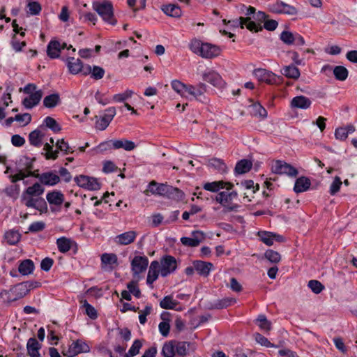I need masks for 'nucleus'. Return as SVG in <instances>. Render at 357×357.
Returning a JSON list of instances; mask_svg holds the SVG:
<instances>
[{
    "label": "nucleus",
    "mask_w": 357,
    "mask_h": 357,
    "mask_svg": "<svg viewBox=\"0 0 357 357\" xmlns=\"http://www.w3.org/2000/svg\"><path fill=\"white\" fill-rule=\"evenodd\" d=\"M36 177L40 183L45 185H55L60 182V177L53 172H48L38 174Z\"/></svg>",
    "instance_id": "obj_16"
},
{
    "label": "nucleus",
    "mask_w": 357,
    "mask_h": 357,
    "mask_svg": "<svg viewBox=\"0 0 357 357\" xmlns=\"http://www.w3.org/2000/svg\"><path fill=\"white\" fill-rule=\"evenodd\" d=\"M151 185L155 186V189H151L153 194H157L161 196L167 197L168 199L174 201H181L184 197V193L177 188L166 184L156 185L155 183L152 182Z\"/></svg>",
    "instance_id": "obj_5"
},
{
    "label": "nucleus",
    "mask_w": 357,
    "mask_h": 357,
    "mask_svg": "<svg viewBox=\"0 0 357 357\" xmlns=\"http://www.w3.org/2000/svg\"><path fill=\"white\" fill-rule=\"evenodd\" d=\"M80 303L82 304V307L85 310V313L91 319H96L98 317L96 310L86 300H81Z\"/></svg>",
    "instance_id": "obj_44"
},
{
    "label": "nucleus",
    "mask_w": 357,
    "mask_h": 357,
    "mask_svg": "<svg viewBox=\"0 0 357 357\" xmlns=\"http://www.w3.org/2000/svg\"><path fill=\"white\" fill-rule=\"evenodd\" d=\"M172 89L181 97L189 100H202L200 97L206 91V85L199 83L197 85L185 84L178 80H173L171 83Z\"/></svg>",
    "instance_id": "obj_1"
},
{
    "label": "nucleus",
    "mask_w": 357,
    "mask_h": 357,
    "mask_svg": "<svg viewBox=\"0 0 357 357\" xmlns=\"http://www.w3.org/2000/svg\"><path fill=\"white\" fill-rule=\"evenodd\" d=\"M311 105V100L304 96H296L291 101V107L293 108L306 109L310 108Z\"/></svg>",
    "instance_id": "obj_23"
},
{
    "label": "nucleus",
    "mask_w": 357,
    "mask_h": 357,
    "mask_svg": "<svg viewBox=\"0 0 357 357\" xmlns=\"http://www.w3.org/2000/svg\"><path fill=\"white\" fill-rule=\"evenodd\" d=\"M142 343L139 340H135L132 343L131 347L127 353L125 354V357H134L139 352Z\"/></svg>",
    "instance_id": "obj_47"
},
{
    "label": "nucleus",
    "mask_w": 357,
    "mask_h": 357,
    "mask_svg": "<svg viewBox=\"0 0 357 357\" xmlns=\"http://www.w3.org/2000/svg\"><path fill=\"white\" fill-rule=\"evenodd\" d=\"M258 236L260 240L266 245L271 246L274 243L273 233L269 231H259Z\"/></svg>",
    "instance_id": "obj_48"
},
{
    "label": "nucleus",
    "mask_w": 357,
    "mask_h": 357,
    "mask_svg": "<svg viewBox=\"0 0 357 357\" xmlns=\"http://www.w3.org/2000/svg\"><path fill=\"white\" fill-rule=\"evenodd\" d=\"M90 347L83 340L78 339L73 341L67 348L63 347L61 353L67 357H75L81 353H89Z\"/></svg>",
    "instance_id": "obj_7"
},
{
    "label": "nucleus",
    "mask_w": 357,
    "mask_h": 357,
    "mask_svg": "<svg viewBox=\"0 0 357 357\" xmlns=\"http://www.w3.org/2000/svg\"><path fill=\"white\" fill-rule=\"evenodd\" d=\"M252 112L254 115L263 118L267 116L266 110L259 103L252 105Z\"/></svg>",
    "instance_id": "obj_61"
},
{
    "label": "nucleus",
    "mask_w": 357,
    "mask_h": 357,
    "mask_svg": "<svg viewBox=\"0 0 357 357\" xmlns=\"http://www.w3.org/2000/svg\"><path fill=\"white\" fill-rule=\"evenodd\" d=\"M252 164L248 160H241L237 162L235 167V172L238 174H242L248 172L252 168Z\"/></svg>",
    "instance_id": "obj_37"
},
{
    "label": "nucleus",
    "mask_w": 357,
    "mask_h": 357,
    "mask_svg": "<svg viewBox=\"0 0 357 357\" xmlns=\"http://www.w3.org/2000/svg\"><path fill=\"white\" fill-rule=\"evenodd\" d=\"M61 101L59 93L47 96L43 99V105L47 108L55 107Z\"/></svg>",
    "instance_id": "obj_36"
},
{
    "label": "nucleus",
    "mask_w": 357,
    "mask_h": 357,
    "mask_svg": "<svg viewBox=\"0 0 357 357\" xmlns=\"http://www.w3.org/2000/svg\"><path fill=\"white\" fill-rule=\"evenodd\" d=\"M234 185L231 183H227L223 181L208 182L204 184L203 188L204 190L213 192H217L220 189L225 188L227 190H230L233 188Z\"/></svg>",
    "instance_id": "obj_17"
},
{
    "label": "nucleus",
    "mask_w": 357,
    "mask_h": 357,
    "mask_svg": "<svg viewBox=\"0 0 357 357\" xmlns=\"http://www.w3.org/2000/svg\"><path fill=\"white\" fill-rule=\"evenodd\" d=\"M43 124L54 132H58L61 130L59 124L51 116L45 117L43 121Z\"/></svg>",
    "instance_id": "obj_46"
},
{
    "label": "nucleus",
    "mask_w": 357,
    "mask_h": 357,
    "mask_svg": "<svg viewBox=\"0 0 357 357\" xmlns=\"http://www.w3.org/2000/svg\"><path fill=\"white\" fill-rule=\"evenodd\" d=\"M56 245L60 252L66 253L71 248V241L66 237H61L56 240Z\"/></svg>",
    "instance_id": "obj_40"
},
{
    "label": "nucleus",
    "mask_w": 357,
    "mask_h": 357,
    "mask_svg": "<svg viewBox=\"0 0 357 357\" xmlns=\"http://www.w3.org/2000/svg\"><path fill=\"white\" fill-rule=\"evenodd\" d=\"M151 310L152 307L149 305H146L143 310L139 312V321L141 324H144L146 322V316L151 314Z\"/></svg>",
    "instance_id": "obj_64"
},
{
    "label": "nucleus",
    "mask_w": 357,
    "mask_h": 357,
    "mask_svg": "<svg viewBox=\"0 0 357 357\" xmlns=\"http://www.w3.org/2000/svg\"><path fill=\"white\" fill-rule=\"evenodd\" d=\"M133 94V91L131 90H126L125 92L121 93H117L113 96L112 100L116 102H122L131 98Z\"/></svg>",
    "instance_id": "obj_55"
},
{
    "label": "nucleus",
    "mask_w": 357,
    "mask_h": 357,
    "mask_svg": "<svg viewBox=\"0 0 357 357\" xmlns=\"http://www.w3.org/2000/svg\"><path fill=\"white\" fill-rule=\"evenodd\" d=\"M34 264L31 259L22 261L18 267L19 272L23 275H27L33 273Z\"/></svg>",
    "instance_id": "obj_34"
},
{
    "label": "nucleus",
    "mask_w": 357,
    "mask_h": 357,
    "mask_svg": "<svg viewBox=\"0 0 357 357\" xmlns=\"http://www.w3.org/2000/svg\"><path fill=\"white\" fill-rule=\"evenodd\" d=\"M271 170L275 174H286L289 176H296L298 173L295 167L281 160L274 162L272 164Z\"/></svg>",
    "instance_id": "obj_10"
},
{
    "label": "nucleus",
    "mask_w": 357,
    "mask_h": 357,
    "mask_svg": "<svg viewBox=\"0 0 357 357\" xmlns=\"http://www.w3.org/2000/svg\"><path fill=\"white\" fill-rule=\"evenodd\" d=\"M253 74L259 82H266L268 84H274L276 81L275 75L264 68L255 69Z\"/></svg>",
    "instance_id": "obj_15"
},
{
    "label": "nucleus",
    "mask_w": 357,
    "mask_h": 357,
    "mask_svg": "<svg viewBox=\"0 0 357 357\" xmlns=\"http://www.w3.org/2000/svg\"><path fill=\"white\" fill-rule=\"evenodd\" d=\"M31 288V284L29 282L19 283L9 289H3L0 292V298L6 305L24 298L27 295Z\"/></svg>",
    "instance_id": "obj_2"
},
{
    "label": "nucleus",
    "mask_w": 357,
    "mask_h": 357,
    "mask_svg": "<svg viewBox=\"0 0 357 357\" xmlns=\"http://www.w3.org/2000/svg\"><path fill=\"white\" fill-rule=\"evenodd\" d=\"M149 265L146 256H135L131 261V271L134 278H139V274L144 272Z\"/></svg>",
    "instance_id": "obj_9"
},
{
    "label": "nucleus",
    "mask_w": 357,
    "mask_h": 357,
    "mask_svg": "<svg viewBox=\"0 0 357 357\" xmlns=\"http://www.w3.org/2000/svg\"><path fill=\"white\" fill-rule=\"evenodd\" d=\"M46 199L50 205L60 206L64 202V195L59 190H53L47 192Z\"/></svg>",
    "instance_id": "obj_24"
},
{
    "label": "nucleus",
    "mask_w": 357,
    "mask_h": 357,
    "mask_svg": "<svg viewBox=\"0 0 357 357\" xmlns=\"http://www.w3.org/2000/svg\"><path fill=\"white\" fill-rule=\"evenodd\" d=\"M160 274V264L159 261L155 260L151 261L149 268L146 283L148 285L153 287V283L158 278Z\"/></svg>",
    "instance_id": "obj_19"
},
{
    "label": "nucleus",
    "mask_w": 357,
    "mask_h": 357,
    "mask_svg": "<svg viewBox=\"0 0 357 357\" xmlns=\"http://www.w3.org/2000/svg\"><path fill=\"white\" fill-rule=\"evenodd\" d=\"M67 66L72 74H77L82 70V63L79 59L69 57L67 59Z\"/></svg>",
    "instance_id": "obj_31"
},
{
    "label": "nucleus",
    "mask_w": 357,
    "mask_h": 357,
    "mask_svg": "<svg viewBox=\"0 0 357 357\" xmlns=\"http://www.w3.org/2000/svg\"><path fill=\"white\" fill-rule=\"evenodd\" d=\"M116 114V111L114 107H110L106 109L103 115L100 116L99 119H97L95 125L96 128L99 130H105L114 119Z\"/></svg>",
    "instance_id": "obj_12"
},
{
    "label": "nucleus",
    "mask_w": 357,
    "mask_h": 357,
    "mask_svg": "<svg viewBox=\"0 0 357 357\" xmlns=\"http://www.w3.org/2000/svg\"><path fill=\"white\" fill-rule=\"evenodd\" d=\"M178 302L174 300L172 296H166L160 302V306L162 309L173 310L175 309Z\"/></svg>",
    "instance_id": "obj_38"
},
{
    "label": "nucleus",
    "mask_w": 357,
    "mask_h": 357,
    "mask_svg": "<svg viewBox=\"0 0 357 357\" xmlns=\"http://www.w3.org/2000/svg\"><path fill=\"white\" fill-rule=\"evenodd\" d=\"M256 323L260 329L265 333H268L271 329V321H269L264 314L259 315L258 318L256 319Z\"/></svg>",
    "instance_id": "obj_42"
},
{
    "label": "nucleus",
    "mask_w": 357,
    "mask_h": 357,
    "mask_svg": "<svg viewBox=\"0 0 357 357\" xmlns=\"http://www.w3.org/2000/svg\"><path fill=\"white\" fill-rule=\"evenodd\" d=\"M159 264L160 275L163 278L173 273L177 268L176 259L171 255H165L162 257Z\"/></svg>",
    "instance_id": "obj_8"
},
{
    "label": "nucleus",
    "mask_w": 357,
    "mask_h": 357,
    "mask_svg": "<svg viewBox=\"0 0 357 357\" xmlns=\"http://www.w3.org/2000/svg\"><path fill=\"white\" fill-rule=\"evenodd\" d=\"M127 288L130 294H132L136 298H139L141 296V291L137 286V282L132 281L127 284Z\"/></svg>",
    "instance_id": "obj_60"
},
{
    "label": "nucleus",
    "mask_w": 357,
    "mask_h": 357,
    "mask_svg": "<svg viewBox=\"0 0 357 357\" xmlns=\"http://www.w3.org/2000/svg\"><path fill=\"white\" fill-rule=\"evenodd\" d=\"M75 181L79 187L89 190H98L100 188V183L94 177L79 175L75 178Z\"/></svg>",
    "instance_id": "obj_11"
},
{
    "label": "nucleus",
    "mask_w": 357,
    "mask_h": 357,
    "mask_svg": "<svg viewBox=\"0 0 357 357\" xmlns=\"http://www.w3.org/2000/svg\"><path fill=\"white\" fill-rule=\"evenodd\" d=\"M43 93L42 90H38L35 91L33 94L29 95L27 97L24 98L22 100V105L26 109H32L40 102Z\"/></svg>",
    "instance_id": "obj_18"
},
{
    "label": "nucleus",
    "mask_w": 357,
    "mask_h": 357,
    "mask_svg": "<svg viewBox=\"0 0 357 357\" xmlns=\"http://www.w3.org/2000/svg\"><path fill=\"white\" fill-rule=\"evenodd\" d=\"M161 354L164 357H174L176 355V341L166 342L162 346Z\"/></svg>",
    "instance_id": "obj_32"
},
{
    "label": "nucleus",
    "mask_w": 357,
    "mask_h": 357,
    "mask_svg": "<svg viewBox=\"0 0 357 357\" xmlns=\"http://www.w3.org/2000/svg\"><path fill=\"white\" fill-rule=\"evenodd\" d=\"M113 149L112 142V140H107L101 142L98 146H97L94 150L98 153H103L107 151H109Z\"/></svg>",
    "instance_id": "obj_56"
},
{
    "label": "nucleus",
    "mask_w": 357,
    "mask_h": 357,
    "mask_svg": "<svg viewBox=\"0 0 357 357\" xmlns=\"http://www.w3.org/2000/svg\"><path fill=\"white\" fill-rule=\"evenodd\" d=\"M203 79L216 87H222L224 85V81L221 76L213 70L205 72L203 74Z\"/></svg>",
    "instance_id": "obj_22"
},
{
    "label": "nucleus",
    "mask_w": 357,
    "mask_h": 357,
    "mask_svg": "<svg viewBox=\"0 0 357 357\" xmlns=\"http://www.w3.org/2000/svg\"><path fill=\"white\" fill-rule=\"evenodd\" d=\"M294 33L288 31H283L280 34L281 40L287 45H293Z\"/></svg>",
    "instance_id": "obj_62"
},
{
    "label": "nucleus",
    "mask_w": 357,
    "mask_h": 357,
    "mask_svg": "<svg viewBox=\"0 0 357 357\" xmlns=\"http://www.w3.org/2000/svg\"><path fill=\"white\" fill-rule=\"evenodd\" d=\"M61 45L57 40H51L47 47V54L51 59H56L60 56Z\"/></svg>",
    "instance_id": "obj_25"
},
{
    "label": "nucleus",
    "mask_w": 357,
    "mask_h": 357,
    "mask_svg": "<svg viewBox=\"0 0 357 357\" xmlns=\"http://www.w3.org/2000/svg\"><path fill=\"white\" fill-rule=\"evenodd\" d=\"M236 303V299L234 298L227 297L223 298L222 299H218L213 303H210L209 308L210 309H223L226 308L228 306L231 305L232 304Z\"/></svg>",
    "instance_id": "obj_27"
},
{
    "label": "nucleus",
    "mask_w": 357,
    "mask_h": 357,
    "mask_svg": "<svg viewBox=\"0 0 357 357\" xmlns=\"http://www.w3.org/2000/svg\"><path fill=\"white\" fill-rule=\"evenodd\" d=\"M45 191V188L39 183H35L33 185L28 187L22 193V195L32 197L41 196Z\"/></svg>",
    "instance_id": "obj_30"
},
{
    "label": "nucleus",
    "mask_w": 357,
    "mask_h": 357,
    "mask_svg": "<svg viewBox=\"0 0 357 357\" xmlns=\"http://www.w3.org/2000/svg\"><path fill=\"white\" fill-rule=\"evenodd\" d=\"M254 336L256 342L260 344L261 346H264L266 347H276V346L272 344L266 337L263 336L261 334L256 333L254 335Z\"/></svg>",
    "instance_id": "obj_58"
},
{
    "label": "nucleus",
    "mask_w": 357,
    "mask_h": 357,
    "mask_svg": "<svg viewBox=\"0 0 357 357\" xmlns=\"http://www.w3.org/2000/svg\"><path fill=\"white\" fill-rule=\"evenodd\" d=\"M192 265H194L197 273L204 277H207L213 268L212 263L200 260L194 261Z\"/></svg>",
    "instance_id": "obj_21"
},
{
    "label": "nucleus",
    "mask_w": 357,
    "mask_h": 357,
    "mask_svg": "<svg viewBox=\"0 0 357 357\" xmlns=\"http://www.w3.org/2000/svg\"><path fill=\"white\" fill-rule=\"evenodd\" d=\"M91 77H93L95 79H100L103 77L105 75V70L97 66H93L92 67V71H91Z\"/></svg>",
    "instance_id": "obj_63"
},
{
    "label": "nucleus",
    "mask_w": 357,
    "mask_h": 357,
    "mask_svg": "<svg viewBox=\"0 0 357 357\" xmlns=\"http://www.w3.org/2000/svg\"><path fill=\"white\" fill-rule=\"evenodd\" d=\"M190 345V343L188 342L176 341V354L179 357L186 356L188 354Z\"/></svg>",
    "instance_id": "obj_39"
},
{
    "label": "nucleus",
    "mask_w": 357,
    "mask_h": 357,
    "mask_svg": "<svg viewBox=\"0 0 357 357\" xmlns=\"http://www.w3.org/2000/svg\"><path fill=\"white\" fill-rule=\"evenodd\" d=\"M238 198V193L236 191H222L218 192L215 200L219 203L225 212L237 211L240 207L238 204L234 203Z\"/></svg>",
    "instance_id": "obj_4"
},
{
    "label": "nucleus",
    "mask_w": 357,
    "mask_h": 357,
    "mask_svg": "<svg viewBox=\"0 0 357 357\" xmlns=\"http://www.w3.org/2000/svg\"><path fill=\"white\" fill-rule=\"evenodd\" d=\"M27 13L31 15H38L40 14L42 8L40 4L37 1L27 0Z\"/></svg>",
    "instance_id": "obj_45"
},
{
    "label": "nucleus",
    "mask_w": 357,
    "mask_h": 357,
    "mask_svg": "<svg viewBox=\"0 0 357 357\" xmlns=\"http://www.w3.org/2000/svg\"><path fill=\"white\" fill-rule=\"evenodd\" d=\"M20 190V188L19 185L13 184L6 187L4 190V192L7 196L15 199L18 197Z\"/></svg>",
    "instance_id": "obj_49"
},
{
    "label": "nucleus",
    "mask_w": 357,
    "mask_h": 357,
    "mask_svg": "<svg viewBox=\"0 0 357 357\" xmlns=\"http://www.w3.org/2000/svg\"><path fill=\"white\" fill-rule=\"evenodd\" d=\"M137 233L135 231H128L117 235L114 238V242L121 245H127L135 241Z\"/></svg>",
    "instance_id": "obj_20"
},
{
    "label": "nucleus",
    "mask_w": 357,
    "mask_h": 357,
    "mask_svg": "<svg viewBox=\"0 0 357 357\" xmlns=\"http://www.w3.org/2000/svg\"><path fill=\"white\" fill-rule=\"evenodd\" d=\"M40 348V345L35 338L31 337L29 339L26 344V349L30 357H40L39 354Z\"/></svg>",
    "instance_id": "obj_29"
},
{
    "label": "nucleus",
    "mask_w": 357,
    "mask_h": 357,
    "mask_svg": "<svg viewBox=\"0 0 357 357\" xmlns=\"http://www.w3.org/2000/svg\"><path fill=\"white\" fill-rule=\"evenodd\" d=\"M307 286L312 291L317 294L321 293L324 289V286L319 281L315 280H310Z\"/></svg>",
    "instance_id": "obj_57"
},
{
    "label": "nucleus",
    "mask_w": 357,
    "mask_h": 357,
    "mask_svg": "<svg viewBox=\"0 0 357 357\" xmlns=\"http://www.w3.org/2000/svg\"><path fill=\"white\" fill-rule=\"evenodd\" d=\"M162 10L167 15L173 17H178L181 15V9L175 4L163 6Z\"/></svg>",
    "instance_id": "obj_35"
},
{
    "label": "nucleus",
    "mask_w": 357,
    "mask_h": 357,
    "mask_svg": "<svg viewBox=\"0 0 357 357\" xmlns=\"http://www.w3.org/2000/svg\"><path fill=\"white\" fill-rule=\"evenodd\" d=\"M56 150H59L64 153V154L72 153L74 152L72 147H70L68 142H65L63 139H59L56 143Z\"/></svg>",
    "instance_id": "obj_50"
},
{
    "label": "nucleus",
    "mask_w": 357,
    "mask_h": 357,
    "mask_svg": "<svg viewBox=\"0 0 357 357\" xmlns=\"http://www.w3.org/2000/svg\"><path fill=\"white\" fill-rule=\"evenodd\" d=\"M102 264L105 265H114L117 264V256L115 254L105 253L101 256Z\"/></svg>",
    "instance_id": "obj_52"
},
{
    "label": "nucleus",
    "mask_w": 357,
    "mask_h": 357,
    "mask_svg": "<svg viewBox=\"0 0 357 357\" xmlns=\"http://www.w3.org/2000/svg\"><path fill=\"white\" fill-rule=\"evenodd\" d=\"M311 185L310 179L305 176H301L296 180L294 190L296 193H301L307 191Z\"/></svg>",
    "instance_id": "obj_26"
},
{
    "label": "nucleus",
    "mask_w": 357,
    "mask_h": 357,
    "mask_svg": "<svg viewBox=\"0 0 357 357\" xmlns=\"http://www.w3.org/2000/svg\"><path fill=\"white\" fill-rule=\"evenodd\" d=\"M20 234L17 231L14 230H10L6 232L4 235V238L6 241L9 245H13L17 244L20 241Z\"/></svg>",
    "instance_id": "obj_43"
},
{
    "label": "nucleus",
    "mask_w": 357,
    "mask_h": 357,
    "mask_svg": "<svg viewBox=\"0 0 357 357\" xmlns=\"http://www.w3.org/2000/svg\"><path fill=\"white\" fill-rule=\"evenodd\" d=\"M93 8L105 22L112 25L116 24V20L114 17L113 6L110 1L94 2L93 3Z\"/></svg>",
    "instance_id": "obj_6"
},
{
    "label": "nucleus",
    "mask_w": 357,
    "mask_h": 357,
    "mask_svg": "<svg viewBox=\"0 0 357 357\" xmlns=\"http://www.w3.org/2000/svg\"><path fill=\"white\" fill-rule=\"evenodd\" d=\"M333 75L336 79L344 81L348 77L349 71L344 66H337L333 68Z\"/></svg>",
    "instance_id": "obj_41"
},
{
    "label": "nucleus",
    "mask_w": 357,
    "mask_h": 357,
    "mask_svg": "<svg viewBox=\"0 0 357 357\" xmlns=\"http://www.w3.org/2000/svg\"><path fill=\"white\" fill-rule=\"evenodd\" d=\"M192 52L206 59H212L221 53L220 47L208 43H203L200 40L194 39L190 44Z\"/></svg>",
    "instance_id": "obj_3"
},
{
    "label": "nucleus",
    "mask_w": 357,
    "mask_h": 357,
    "mask_svg": "<svg viewBox=\"0 0 357 357\" xmlns=\"http://www.w3.org/2000/svg\"><path fill=\"white\" fill-rule=\"evenodd\" d=\"M282 74L294 79H298L301 75L299 69L294 65L284 66L282 70Z\"/></svg>",
    "instance_id": "obj_33"
},
{
    "label": "nucleus",
    "mask_w": 357,
    "mask_h": 357,
    "mask_svg": "<svg viewBox=\"0 0 357 357\" xmlns=\"http://www.w3.org/2000/svg\"><path fill=\"white\" fill-rule=\"evenodd\" d=\"M44 136L45 133L40 128H38L30 132L29 141L31 145L40 147L42 145V140Z\"/></svg>",
    "instance_id": "obj_28"
},
{
    "label": "nucleus",
    "mask_w": 357,
    "mask_h": 357,
    "mask_svg": "<svg viewBox=\"0 0 357 357\" xmlns=\"http://www.w3.org/2000/svg\"><path fill=\"white\" fill-rule=\"evenodd\" d=\"M22 202L28 208H33L38 211L46 207V202L42 197L22 195L21 197Z\"/></svg>",
    "instance_id": "obj_14"
},
{
    "label": "nucleus",
    "mask_w": 357,
    "mask_h": 357,
    "mask_svg": "<svg viewBox=\"0 0 357 357\" xmlns=\"http://www.w3.org/2000/svg\"><path fill=\"white\" fill-rule=\"evenodd\" d=\"M264 256L266 259H267L271 263L278 264L281 260L280 255L278 252L271 249L267 250L265 252Z\"/></svg>",
    "instance_id": "obj_51"
},
{
    "label": "nucleus",
    "mask_w": 357,
    "mask_h": 357,
    "mask_svg": "<svg viewBox=\"0 0 357 357\" xmlns=\"http://www.w3.org/2000/svg\"><path fill=\"white\" fill-rule=\"evenodd\" d=\"M234 26H241L244 28L245 26L251 31L257 32L261 30V26L259 24H256L255 22L250 20V17H241L238 19L229 21Z\"/></svg>",
    "instance_id": "obj_13"
},
{
    "label": "nucleus",
    "mask_w": 357,
    "mask_h": 357,
    "mask_svg": "<svg viewBox=\"0 0 357 357\" xmlns=\"http://www.w3.org/2000/svg\"><path fill=\"white\" fill-rule=\"evenodd\" d=\"M342 182L339 176H335L330 185L329 193L331 195H335L340 189Z\"/></svg>",
    "instance_id": "obj_59"
},
{
    "label": "nucleus",
    "mask_w": 357,
    "mask_h": 357,
    "mask_svg": "<svg viewBox=\"0 0 357 357\" xmlns=\"http://www.w3.org/2000/svg\"><path fill=\"white\" fill-rule=\"evenodd\" d=\"M43 150L45 151L46 159L56 160L58 158V150H53V146L48 143L45 144Z\"/></svg>",
    "instance_id": "obj_53"
},
{
    "label": "nucleus",
    "mask_w": 357,
    "mask_h": 357,
    "mask_svg": "<svg viewBox=\"0 0 357 357\" xmlns=\"http://www.w3.org/2000/svg\"><path fill=\"white\" fill-rule=\"evenodd\" d=\"M32 176V172L31 170H27L24 172L23 170H20L17 174L14 175H10L9 176L12 183H15L18 181H21L24 179L25 178Z\"/></svg>",
    "instance_id": "obj_54"
}]
</instances>
